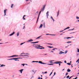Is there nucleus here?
<instances>
[{"label":"nucleus","instance_id":"57","mask_svg":"<svg viewBox=\"0 0 79 79\" xmlns=\"http://www.w3.org/2000/svg\"><path fill=\"white\" fill-rule=\"evenodd\" d=\"M42 49H44L45 48H42Z\"/></svg>","mask_w":79,"mask_h":79},{"label":"nucleus","instance_id":"13","mask_svg":"<svg viewBox=\"0 0 79 79\" xmlns=\"http://www.w3.org/2000/svg\"><path fill=\"white\" fill-rule=\"evenodd\" d=\"M42 26H43V25L42 24H41L39 27L40 28H41L42 27Z\"/></svg>","mask_w":79,"mask_h":79},{"label":"nucleus","instance_id":"16","mask_svg":"<svg viewBox=\"0 0 79 79\" xmlns=\"http://www.w3.org/2000/svg\"><path fill=\"white\" fill-rule=\"evenodd\" d=\"M48 47L49 48H53V47L50 46H48Z\"/></svg>","mask_w":79,"mask_h":79},{"label":"nucleus","instance_id":"45","mask_svg":"<svg viewBox=\"0 0 79 79\" xmlns=\"http://www.w3.org/2000/svg\"><path fill=\"white\" fill-rule=\"evenodd\" d=\"M19 56H24V55Z\"/></svg>","mask_w":79,"mask_h":79},{"label":"nucleus","instance_id":"15","mask_svg":"<svg viewBox=\"0 0 79 79\" xmlns=\"http://www.w3.org/2000/svg\"><path fill=\"white\" fill-rule=\"evenodd\" d=\"M32 41H33V40H32V39H30L29 40V41H28V42H32Z\"/></svg>","mask_w":79,"mask_h":79},{"label":"nucleus","instance_id":"5","mask_svg":"<svg viewBox=\"0 0 79 79\" xmlns=\"http://www.w3.org/2000/svg\"><path fill=\"white\" fill-rule=\"evenodd\" d=\"M6 11H7V9H6L5 10H4V16H5L6 15Z\"/></svg>","mask_w":79,"mask_h":79},{"label":"nucleus","instance_id":"21","mask_svg":"<svg viewBox=\"0 0 79 79\" xmlns=\"http://www.w3.org/2000/svg\"><path fill=\"white\" fill-rule=\"evenodd\" d=\"M45 22H44V23H43V26H44V27H45Z\"/></svg>","mask_w":79,"mask_h":79},{"label":"nucleus","instance_id":"51","mask_svg":"<svg viewBox=\"0 0 79 79\" xmlns=\"http://www.w3.org/2000/svg\"><path fill=\"white\" fill-rule=\"evenodd\" d=\"M71 66H72V68H73V64H72Z\"/></svg>","mask_w":79,"mask_h":79},{"label":"nucleus","instance_id":"26","mask_svg":"<svg viewBox=\"0 0 79 79\" xmlns=\"http://www.w3.org/2000/svg\"><path fill=\"white\" fill-rule=\"evenodd\" d=\"M69 27H67L66 28H65V29H64V30H66V29H69Z\"/></svg>","mask_w":79,"mask_h":79},{"label":"nucleus","instance_id":"19","mask_svg":"<svg viewBox=\"0 0 79 79\" xmlns=\"http://www.w3.org/2000/svg\"><path fill=\"white\" fill-rule=\"evenodd\" d=\"M51 18L53 20V21H54V19H53V17H52V16L51 17Z\"/></svg>","mask_w":79,"mask_h":79},{"label":"nucleus","instance_id":"60","mask_svg":"<svg viewBox=\"0 0 79 79\" xmlns=\"http://www.w3.org/2000/svg\"><path fill=\"white\" fill-rule=\"evenodd\" d=\"M39 49H42V48H39Z\"/></svg>","mask_w":79,"mask_h":79},{"label":"nucleus","instance_id":"28","mask_svg":"<svg viewBox=\"0 0 79 79\" xmlns=\"http://www.w3.org/2000/svg\"><path fill=\"white\" fill-rule=\"evenodd\" d=\"M21 65H23V66H24V65H25V64H21Z\"/></svg>","mask_w":79,"mask_h":79},{"label":"nucleus","instance_id":"30","mask_svg":"<svg viewBox=\"0 0 79 79\" xmlns=\"http://www.w3.org/2000/svg\"><path fill=\"white\" fill-rule=\"evenodd\" d=\"M19 33H17V36H19Z\"/></svg>","mask_w":79,"mask_h":79},{"label":"nucleus","instance_id":"20","mask_svg":"<svg viewBox=\"0 0 79 79\" xmlns=\"http://www.w3.org/2000/svg\"><path fill=\"white\" fill-rule=\"evenodd\" d=\"M40 37H42V36H39V37H37V38L36 39H40Z\"/></svg>","mask_w":79,"mask_h":79},{"label":"nucleus","instance_id":"61","mask_svg":"<svg viewBox=\"0 0 79 79\" xmlns=\"http://www.w3.org/2000/svg\"><path fill=\"white\" fill-rule=\"evenodd\" d=\"M63 30L62 31H60V32H63Z\"/></svg>","mask_w":79,"mask_h":79},{"label":"nucleus","instance_id":"37","mask_svg":"<svg viewBox=\"0 0 79 79\" xmlns=\"http://www.w3.org/2000/svg\"><path fill=\"white\" fill-rule=\"evenodd\" d=\"M23 56H27V55H23Z\"/></svg>","mask_w":79,"mask_h":79},{"label":"nucleus","instance_id":"56","mask_svg":"<svg viewBox=\"0 0 79 79\" xmlns=\"http://www.w3.org/2000/svg\"><path fill=\"white\" fill-rule=\"evenodd\" d=\"M48 44H49V45H52V44H50V43H48Z\"/></svg>","mask_w":79,"mask_h":79},{"label":"nucleus","instance_id":"44","mask_svg":"<svg viewBox=\"0 0 79 79\" xmlns=\"http://www.w3.org/2000/svg\"><path fill=\"white\" fill-rule=\"evenodd\" d=\"M15 61H19V60L15 59Z\"/></svg>","mask_w":79,"mask_h":79},{"label":"nucleus","instance_id":"63","mask_svg":"<svg viewBox=\"0 0 79 79\" xmlns=\"http://www.w3.org/2000/svg\"><path fill=\"white\" fill-rule=\"evenodd\" d=\"M59 64V66H60V64Z\"/></svg>","mask_w":79,"mask_h":79},{"label":"nucleus","instance_id":"1","mask_svg":"<svg viewBox=\"0 0 79 79\" xmlns=\"http://www.w3.org/2000/svg\"><path fill=\"white\" fill-rule=\"evenodd\" d=\"M45 5H44L43 8L41 9V10L40 12V13L38 15V18L37 19V21H36L37 23L38 22V20H39V16H40V15L41 12H42V11H44V10L45 9Z\"/></svg>","mask_w":79,"mask_h":79},{"label":"nucleus","instance_id":"54","mask_svg":"<svg viewBox=\"0 0 79 79\" xmlns=\"http://www.w3.org/2000/svg\"><path fill=\"white\" fill-rule=\"evenodd\" d=\"M35 62H36V63H39V62L38 61H35Z\"/></svg>","mask_w":79,"mask_h":79},{"label":"nucleus","instance_id":"50","mask_svg":"<svg viewBox=\"0 0 79 79\" xmlns=\"http://www.w3.org/2000/svg\"><path fill=\"white\" fill-rule=\"evenodd\" d=\"M67 52H68V51H65V53H67Z\"/></svg>","mask_w":79,"mask_h":79},{"label":"nucleus","instance_id":"49","mask_svg":"<svg viewBox=\"0 0 79 79\" xmlns=\"http://www.w3.org/2000/svg\"><path fill=\"white\" fill-rule=\"evenodd\" d=\"M64 62L65 63H66V61L65 60V61H64Z\"/></svg>","mask_w":79,"mask_h":79},{"label":"nucleus","instance_id":"24","mask_svg":"<svg viewBox=\"0 0 79 79\" xmlns=\"http://www.w3.org/2000/svg\"><path fill=\"white\" fill-rule=\"evenodd\" d=\"M55 49L57 50V48H53L52 49V50H55Z\"/></svg>","mask_w":79,"mask_h":79},{"label":"nucleus","instance_id":"41","mask_svg":"<svg viewBox=\"0 0 79 79\" xmlns=\"http://www.w3.org/2000/svg\"><path fill=\"white\" fill-rule=\"evenodd\" d=\"M25 28V26H23V29H24Z\"/></svg>","mask_w":79,"mask_h":79},{"label":"nucleus","instance_id":"10","mask_svg":"<svg viewBox=\"0 0 79 79\" xmlns=\"http://www.w3.org/2000/svg\"><path fill=\"white\" fill-rule=\"evenodd\" d=\"M46 15L47 18H48V11L46 13Z\"/></svg>","mask_w":79,"mask_h":79},{"label":"nucleus","instance_id":"35","mask_svg":"<svg viewBox=\"0 0 79 79\" xmlns=\"http://www.w3.org/2000/svg\"><path fill=\"white\" fill-rule=\"evenodd\" d=\"M71 37H68L67 38V39H71Z\"/></svg>","mask_w":79,"mask_h":79},{"label":"nucleus","instance_id":"62","mask_svg":"<svg viewBox=\"0 0 79 79\" xmlns=\"http://www.w3.org/2000/svg\"><path fill=\"white\" fill-rule=\"evenodd\" d=\"M51 52H53V51H51Z\"/></svg>","mask_w":79,"mask_h":79},{"label":"nucleus","instance_id":"3","mask_svg":"<svg viewBox=\"0 0 79 79\" xmlns=\"http://www.w3.org/2000/svg\"><path fill=\"white\" fill-rule=\"evenodd\" d=\"M22 58H12L11 59H9L8 60H18V59H22Z\"/></svg>","mask_w":79,"mask_h":79},{"label":"nucleus","instance_id":"42","mask_svg":"<svg viewBox=\"0 0 79 79\" xmlns=\"http://www.w3.org/2000/svg\"><path fill=\"white\" fill-rule=\"evenodd\" d=\"M56 74V73L55 72L54 73V75L53 76H54V75H55Z\"/></svg>","mask_w":79,"mask_h":79},{"label":"nucleus","instance_id":"40","mask_svg":"<svg viewBox=\"0 0 79 79\" xmlns=\"http://www.w3.org/2000/svg\"><path fill=\"white\" fill-rule=\"evenodd\" d=\"M74 28H73L71 30H69V31H73V30H74Z\"/></svg>","mask_w":79,"mask_h":79},{"label":"nucleus","instance_id":"59","mask_svg":"<svg viewBox=\"0 0 79 79\" xmlns=\"http://www.w3.org/2000/svg\"><path fill=\"white\" fill-rule=\"evenodd\" d=\"M29 0H26V2H27V1H29Z\"/></svg>","mask_w":79,"mask_h":79},{"label":"nucleus","instance_id":"58","mask_svg":"<svg viewBox=\"0 0 79 79\" xmlns=\"http://www.w3.org/2000/svg\"><path fill=\"white\" fill-rule=\"evenodd\" d=\"M38 79H40V77H39L38 78Z\"/></svg>","mask_w":79,"mask_h":79},{"label":"nucleus","instance_id":"34","mask_svg":"<svg viewBox=\"0 0 79 79\" xmlns=\"http://www.w3.org/2000/svg\"><path fill=\"white\" fill-rule=\"evenodd\" d=\"M48 65H53V64H48Z\"/></svg>","mask_w":79,"mask_h":79},{"label":"nucleus","instance_id":"52","mask_svg":"<svg viewBox=\"0 0 79 79\" xmlns=\"http://www.w3.org/2000/svg\"><path fill=\"white\" fill-rule=\"evenodd\" d=\"M73 77V76L71 77L70 78H69V79H71V77Z\"/></svg>","mask_w":79,"mask_h":79},{"label":"nucleus","instance_id":"12","mask_svg":"<svg viewBox=\"0 0 79 79\" xmlns=\"http://www.w3.org/2000/svg\"><path fill=\"white\" fill-rule=\"evenodd\" d=\"M62 53H64V52L61 51L59 53V54H62Z\"/></svg>","mask_w":79,"mask_h":79},{"label":"nucleus","instance_id":"2","mask_svg":"<svg viewBox=\"0 0 79 79\" xmlns=\"http://www.w3.org/2000/svg\"><path fill=\"white\" fill-rule=\"evenodd\" d=\"M57 62H54V63H52V61L49 62L50 63L52 64H58L59 63H61L62 62H60L61 61H56Z\"/></svg>","mask_w":79,"mask_h":79},{"label":"nucleus","instance_id":"33","mask_svg":"<svg viewBox=\"0 0 79 79\" xmlns=\"http://www.w3.org/2000/svg\"><path fill=\"white\" fill-rule=\"evenodd\" d=\"M77 52H79V49L78 48H77Z\"/></svg>","mask_w":79,"mask_h":79},{"label":"nucleus","instance_id":"46","mask_svg":"<svg viewBox=\"0 0 79 79\" xmlns=\"http://www.w3.org/2000/svg\"><path fill=\"white\" fill-rule=\"evenodd\" d=\"M77 19H79V17H77Z\"/></svg>","mask_w":79,"mask_h":79},{"label":"nucleus","instance_id":"53","mask_svg":"<svg viewBox=\"0 0 79 79\" xmlns=\"http://www.w3.org/2000/svg\"><path fill=\"white\" fill-rule=\"evenodd\" d=\"M32 63L35 62V61H33L32 62Z\"/></svg>","mask_w":79,"mask_h":79},{"label":"nucleus","instance_id":"14","mask_svg":"<svg viewBox=\"0 0 79 79\" xmlns=\"http://www.w3.org/2000/svg\"><path fill=\"white\" fill-rule=\"evenodd\" d=\"M71 71V70L68 69H67V72H70Z\"/></svg>","mask_w":79,"mask_h":79},{"label":"nucleus","instance_id":"9","mask_svg":"<svg viewBox=\"0 0 79 79\" xmlns=\"http://www.w3.org/2000/svg\"><path fill=\"white\" fill-rule=\"evenodd\" d=\"M40 45H38V46H35V47H43V46H40Z\"/></svg>","mask_w":79,"mask_h":79},{"label":"nucleus","instance_id":"32","mask_svg":"<svg viewBox=\"0 0 79 79\" xmlns=\"http://www.w3.org/2000/svg\"><path fill=\"white\" fill-rule=\"evenodd\" d=\"M69 75L66 77V78H68H68H69Z\"/></svg>","mask_w":79,"mask_h":79},{"label":"nucleus","instance_id":"43","mask_svg":"<svg viewBox=\"0 0 79 79\" xmlns=\"http://www.w3.org/2000/svg\"><path fill=\"white\" fill-rule=\"evenodd\" d=\"M23 54H24L25 55H29V54L27 53L24 54V53H23Z\"/></svg>","mask_w":79,"mask_h":79},{"label":"nucleus","instance_id":"27","mask_svg":"<svg viewBox=\"0 0 79 79\" xmlns=\"http://www.w3.org/2000/svg\"><path fill=\"white\" fill-rule=\"evenodd\" d=\"M67 43H71V41H68L67 42Z\"/></svg>","mask_w":79,"mask_h":79},{"label":"nucleus","instance_id":"6","mask_svg":"<svg viewBox=\"0 0 79 79\" xmlns=\"http://www.w3.org/2000/svg\"><path fill=\"white\" fill-rule=\"evenodd\" d=\"M31 43V44H36L37 43H39V41H37L36 42H32Z\"/></svg>","mask_w":79,"mask_h":79},{"label":"nucleus","instance_id":"64","mask_svg":"<svg viewBox=\"0 0 79 79\" xmlns=\"http://www.w3.org/2000/svg\"><path fill=\"white\" fill-rule=\"evenodd\" d=\"M64 69H63L62 71H64Z\"/></svg>","mask_w":79,"mask_h":79},{"label":"nucleus","instance_id":"25","mask_svg":"<svg viewBox=\"0 0 79 79\" xmlns=\"http://www.w3.org/2000/svg\"><path fill=\"white\" fill-rule=\"evenodd\" d=\"M67 64H68V65H71V64L69 63H67Z\"/></svg>","mask_w":79,"mask_h":79},{"label":"nucleus","instance_id":"8","mask_svg":"<svg viewBox=\"0 0 79 79\" xmlns=\"http://www.w3.org/2000/svg\"><path fill=\"white\" fill-rule=\"evenodd\" d=\"M15 56H18L16 55H14L12 56H10V57H14Z\"/></svg>","mask_w":79,"mask_h":79},{"label":"nucleus","instance_id":"38","mask_svg":"<svg viewBox=\"0 0 79 79\" xmlns=\"http://www.w3.org/2000/svg\"><path fill=\"white\" fill-rule=\"evenodd\" d=\"M52 73H53V72H52L51 73V74H50V75H49V76H51V75L52 74Z\"/></svg>","mask_w":79,"mask_h":79},{"label":"nucleus","instance_id":"22","mask_svg":"<svg viewBox=\"0 0 79 79\" xmlns=\"http://www.w3.org/2000/svg\"><path fill=\"white\" fill-rule=\"evenodd\" d=\"M13 4H12L11 5V8H13Z\"/></svg>","mask_w":79,"mask_h":79},{"label":"nucleus","instance_id":"39","mask_svg":"<svg viewBox=\"0 0 79 79\" xmlns=\"http://www.w3.org/2000/svg\"><path fill=\"white\" fill-rule=\"evenodd\" d=\"M33 45L34 46V45H35L36 46H38V45H36V44H33Z\"/></svg>","mask_w":79,"mask_h":79},{"label":"nucleus","instance_id":"17","mask_svg":"<svg viewBox=\"0 0 79 79\" xmlns=\"http://www.w3.org/2000/svg\"><path fill=\"white\" fill-rule=\"evenodd\" d=\"M25 16H26V15H24L23 16V20H25V18H24V17H25Z\"/></svg>","mask_w":79,"mask_h":79},{"label":"nucleus","instance_id":"48","mask_svg":"<svg viewBox=\"0 0 79 79\" xmlns=\"http://www.w3.org/2000/svg\"><path fill=\"white\" fill-rule=\"evenodd\" d=\"M37 48V49H39V48Z\"/></svg>","mask_w":79,"mask_h":79},{"label":"nucleus","instance_id":"23","mask_svg":"<svg viewBox=\"0 0 79 79\" xmlns=\"http://www.w3.org/2000/svg\"><path fill=\"white\" fill-rule=\"evenodd\" d=\"M59 11L58 10V13H57V17H58V15H59Z\"/></svg>","mask_w":79,"mask_h":79},{"label":"nucleus","instance_id":"4","mask_svg":"<svg viewBox=\"0 0 79 79\" xmlns=\"http://www.w3.org/2000/svg\"><path fill=\"white\" fill-rule=\"evenodd\" d=\"M38 63H40V64H46V63H44L42 62L41 61H39L38 62Z\"/></svg>","mask_w":79,"mask_h":79},{"label":"nucleus","instance_id":"31","mask_svg":"<svg viewBox=\"0 0 79 79\" xmlns=\"http://www.w3.org/2000/svg\"><path fill=\"white\" fill-rule=\"evenodd\" d=\"M68 74V73H66L65 76H66Z\"/></svg>","mask_w":79,"mask_h":79},{"label":"nucleus","instance_id":"55","mask_svg":"<svg viewBox=\"0 0 79 79\" xmlns=\"http://www.w3.org/2000/svg\"><path fill=\"white\" fill-rule=\"evenodd\" d=\"M77 79V77H76L75 78H74V79Z\"/></svg>","mask_w":79,"mask_h":79},{"label":"nucleus","instance_id":"11","mask_svg":"<svg viewBox=\"0 0 79 79\" xmlns=\"http://www.w3.org/2000/svg\"><path fill=\"white\" fill-rule=\"evenodd\" d=\"M23 69H22L19 70V71H20L21 74L22 73V72H23Z\"/></svg>","mask_w":79,"mask_h":79},{"label":"nucleus","instance_id":"18","mask_svg":"<svg viewBox=\"0 0 79 79\" xmlns=\"http://www.w3.org/2000/svg\"><path fill=\"white\" fill-rule=\"evenodd\" d=\"M3 66H5V65L2 64L1 65V67H3Z\"/></svg>","mask_w":79,"mask_h":79},{"label":"nucleus","instance_id":"47","mask_svg":"<svg viewBox=\"0 0 79 79\" xmlns=\"http://www.w3.org/2000/svg\"><path fill=\"white\" fill-rule=\"evenodd\" d=\"M47 72H44V74H47Z\"/></svg>","mask_w":79,"mask_h":79},{"label":"nucleus","instance_id":"7","mask_svg":"<svg viewBox=\"0 0 79 79\" xmlns=\"http://www.w3.org/2000/svg\"><path fill=\"white\" fill-rule=\"evenodd\" d=\"M15 32V31H14L12 33H11L10 35V36H11V35H13V34H14Z\"/></svg>","mask_w":79,"mask_h":79},{"label":"nucleus","instance_id":"29","mask_svg":"<svg viewBox=\"0 0 79 79\" xmlns=\"http://www.w3.org/2000/svg\"><path fill=\"white\" fill-rule=\"evenodd\" d=\"M46 35H50V34H46Z\"/></svg>","mask_w":79,"mask_h":79},{"label":"nucleus","instance_id":"36","mask_svg":"<svg viewBox=\"0 0 79 79\" xmlns=\"http://www.w3.org/2000/svg\"><path fill=\"white\" fill-rule=\"evenodd\" d=\"M25 43H22L20 45H23V44H24Z\"/></svg>","mask_w":79,"mask_h":79}]
</instances>
